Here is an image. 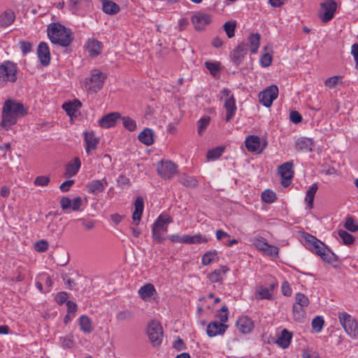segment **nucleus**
Instances as JSON below:
<instances>
[{
    "label": "nucleus",
    "mask_w": 358,
    "mask_h": 358,
    "mask_svg": "<svg viewBox=\"0 0 358 358\" xmlns=\"http://www.w3.org/2000/svg\"><path fill=\"white\" fill-rule=\"evenodd\" d=\"M27 114L24 105L18 101L8 99L5 101L2 108V120L0 126L8 130L14 125L18 118Z\"/></svg>",
    "instance_id": "obj_1"
},
{
    "label": "nucleus",
    "mask_w": 358,
    "mask_h": 358,
    "mask_svg": "<svg viewBox=\"0 0 358 358\" xmlns=\"http://www.w3.org/2000/svg\"><path fill=\"white\" fill-rule=\"evenodd\" d=\"M47 31L48 38L52 43L63 47L69 46L73 39L71 31L59 23L50 24Z\"/></svg>",
    "instance_id": "obj_2"
},
{
    "label": "nucleus",
    "mask_w": 358,
    "mask_h": 358,
    "mask_svg": "<svg viewBox=\"0 0 358 358\" xmlns=\"http://www.w3.org/2000/svg\"><path fill=\"white\" fill-rule=\"evenodd\" d=\"M221 98L224 99V107L226 110L225 120L229 122L235 115L237 107L236 99L231 91L228 88H224L220 91Z\"/></svg>",
    "instance_id": "obj_3"
},
{
    "label": "nucleus",
    "mask_w": 358,
    "mask_h": 358,
    "mask_svg": "<svg viewBox=\"0 0 358 358\" xmlns=\"http://www.w3.org/2000/svg\"><path fill=\"white\" fill-rule=\"evenodd\" d=\"M338 317L346 334L355 338L358 335V322L355 317L346 312L338 313Z\"/></svg>",
    "instance_id": "obj_4"
},
{
    "label": "nucleus",
    "mask_w": 358,
    "mask_h": 358,
    "mask_svg": "<svg viewBox=\"0 0 358 358\" xmlns=\"http://www.w3.org/2000/svg\"><path fill=\"white\" fill-rule=\"evenodd\" d=\"M157 174L164 180H171L178 173V165L169 159H163L157 163Z\"/></svg>",
    "instance_id": "obj_5"
},
{
    "label": "nucleus",
    "mask_w": 358,
    "mask_h": 358,
    "mask_svg": "<svg viewBox=\"0 0 358 358\" xmlns=\"http://www.w3.org/2000/svg\"><path fill=\"white\" fill-rule=\"evenodd\" d=\"M106 75L99 69H94L91 71V76L85 79L84 86L87 91L96 92L103 86Z\"/></svg>",
    "instance_id": "obj_6"
},
{
    "label": "nucleus",
    "mask_w": 358,
    "mask_h": 358,
    "mask_svg": "<svg viewBox=\"0 0 358 358\" xmlns=\"http://www.w3.org/2000/svg\"><path fill=\"white\" fill-rule=\"evenodd\" d=\"M17 66L10 62L0 65V86H4L8 82L13 83L17 79Z\"/></svg>",
    "instance_id": "obj_7"
},
{
    "label": "nucleus",
    "mask_w": 358,
    "mask_h": 358,
    "mask_svg": "<svg viewBox=\"0 0 358 358\" xmlns=\"http://www.w3.org/2000/svg\"><path fill=\"white\" fill-rule=\"evenodd\" d=\"M148 336L153 347L159 346L162 342L164 334L163 329L159 322L151 321L147 329Z\"/></svg>",
    "instance_id": "obj_8"
},
{
    "label": "nucleus",
    "mask_w": 358,
    "mask_h": 358,
    "mask_svg": "<svg viewBox=\"0 0 358 358\" xmlns=\"http://www.w3.org/2000/svg\"><path fill=\"white\" fill-rule=\"evenodd\" d=\"M319 17L323 23L331 20L337 9V3L334 0H325L320 3Z\"/></svg>",
    "instance_id": "obj_9"
},
{
    "label": "nucleus",
    "mask_w": 358,
    "mask_h": 358,
    "mask_svg": "<svg viewBox=\"0 0 358 358\" xmlns=\"http://www.w3.org/2000/svg\"><path fill=\"white\" fill-rule=\"evenodd\" d=\"M278 173L281 177V185L284 187H288L291 184V180L294 176V163L289 161L283 163L278 166Z\"/></svg>",
    "instance_id": "obj_10"
},
{
    "label": "nucleus",
    "mask_w": 358,
    "mask_h": 358,
    "mask_svg": "<svg viewBox=\"0 0 358 358\" xmlns=\"http://www.w3.org/2000/svg\"><path fill=\"white\" fill-rule=\"evenodd\" d=\"M278 88L276 85H273L264 91L260 92L259 95L260 103L266 108L271 106L274 100L278 98Z\"/></svg>",
    "instance_id": "obj_11"
},
{
    "label": "nucleus",
    "mask_w": 358,
    "mask_h": 358,
    "mask_svg": "<svg viewBox=\"0 0 358 358\" xmlns=\"http://www.w3.org/2000/svg\"><path fill=\"white\" fill-rule=\"evenodd\" d=\"M211 22V17L209 14L203 13H197L192 17V22L195 29L203 30L205 27Z\"/></svg>",
    "instance_id": "obj_12"
},
{
    "label": "nucleus",
    "mask_w": 358,
    "mask_h": 358,
    "mask_svg": "<svg viewBox=\"0 0 358 358\" xmlns=\"http://www.w3.org/2000/svg\"><path fill=\"white\" fill-rule=\"evenodd\" d=\"M227 329V324L219 322L217 321H213L210 322L208 324L206 333L209 337H214L217 335H223Z\"/></svg>",
    "instance_id": "obj_13"
},
{
    "label": "nucleus",
    "mask_w": 358,
    "mask_h": 358,
    "mask_svg": "<svg viewBox=\"0 0 358 358\" xmlns=\"http://www.w3.org/2000/svg\"><path fill=\"white\" fill-rule=\"evenodd\" d=\"M248 50V43L239 44L232 52V61L236 65H239L243 60Z\"/></svg>",
    "instance_id": "obj_14"
},
{
    "label": "nucleus",
    "mask_w": 358,
    "mask_h": 358,
    "mask_svg": "<svg viewBox=\"0 0 358 358\" xmlns=\"http://www.w3.org/2000/svg\"><path fill=\"white\" fill-rule=\"evenodd\" d=\"M120 119L121 116L119 113H111L104 115L99 120V126L102 128H110L114 127L117 120H120Z\"/></svg>",
    "instance_id": "obj_15"
},
{
    "label": "nucleus",
    "mask_w": 358,
    "mask_h": 358,
    "mask_svg": "<svg viewBox=\"0 0 358 358\" xmlns=\"http://www.w3.org/2000/svg\"><path fill=\"white\" fill-rule=\"evenodd\" d=\"M38 57L43 66H48L50 62V53L48 45L45 42H41L37 48Z\"/></svg>",
    "instance_id": "obj_16"
},
{
    "label": "nucleus",
    "mask_w": 358,
    "mask_h": 358,
    "mask_svg": "<svg viewBox=\"0 0 358 358\" xmlns=\"http://www.w3.org/2000/svg\"><path fill=\"white\" fill-rule=\"evenodd\" d=\"M246 148L251 152L259 153L264 146L261 145L260 138L257 136H249L245 141Z\"/></svg>",
    "instance_id": "obj_17"
},
{
    "label": "nucleus",
    "mask_w": 358,
    "mask_h": 358,
    "mask_svg": "<svg viewBox=\"0 0 358 358\" xmlns=\"http://www.w3.org/2000/svg\"><path fill=\"white\" fill-rule=\"evenodd\" d=\"M85 48L92 57H96L101 52V43L95 38H90L87 40Z\"/></svg>",
    "instance_id": "obj_18"
},
{
    "label": "nucleus",
    "mask_w": 358,
    "mask_h": 358,
    "mask_svg": "<svg viewBox=\"0 0 358 358\" xmlns=\"http://www.w3.org/2000/svg\"><path fill=\"white\" fill-rule=\"evenodd\" d=\"M236 327L241 333L248 334L254 328V323L248 317L243 316L239 317L237 320Z\"/></svg>",
    "instance_id": "obj_19"
},
{
    "label": "nucleus",
    "mask_w": 358,
    "mask_h": 358,
    "mask_svg": "<svg viewBox=\"0 0 358 358\" xmlns=\"http://www.w3.org/2000/svg\"><path fill=\"white\" fill-rule=\"evenodd\" d=\"M138 293L141 299L147 301L150 300L156 294L157 292L152 284L147 283L138 289Z\"/></svg>",
    "instance_id": "obj_20"
},
{
    "label": "nucleus",
    "mask_w": 358,
    "mask_h": 358,
    "mask_svg": "<svg viewBox=\"0 0 358 358\" xmlns=\"http://www.w3.org/2000/svg\"><path fill=\"white\" fill-rule=\"evenodd\" d=\"M138 138L142 143L150 145L154 143L155 133L150 128H145L138 136Z\"/></svg>",
    "instance_id": "obj_21"
},
{
    "label": "nucleus",
    "mask_w": 358,
    "mask_h": 358,
    "mask_svg": "<svg viewBox=\"0 0 358 358\" xmlns=\"http://www.w3.org/2000/svg\"><path fill=\"white\" fill-rule=\"evenodd\" d=\"M314 143L311 138L306 137L299 138L295 143V148L303 152H310L313 150Z\"/></svg>",
    "instance_id": "obj_22"
},
{
    "label": "nucleus",
    "mask_w": 358,
    "mask_h": 358,
    "mask_svg": "<svg viewBox=\"0 0 358 358\" xmlns=\"http://www.w3.org/2000/svg\"><path fill=\"white\" fill-rule=\"evenodd\" d=\"M172 222V219L169 215L158 216L157 220L153 223L152 227L162 230L163 233L167 232L168 224Z\"/></svg>",
    "instance_id": "obj_23"
},
{
    "label": "nucleus",
    "mask_w": 358,
    "mask_h": 358,
    "mask_svg": "<svg viewBox=\"0 0 358 358\" xmlns=\"http://www.w3.org/2000/svg\"><path fill=\"white\" fill-rule=\"evenodd\" d=\"M81 166V162L79 158H74L66 165L65 176L70 178L74 176L78 172Z\"/></svg>",
    "instance_id": "obj_24"
},
{
    "label": "nucleus",
    "mask_w": 358,
    "mask_h": 358,
    "mask_svg": "<svg viewBox=\"0 0 358 358\" xmlns=\"http://www.w3.org/2000/svg\"><path fill=\"white\" fill-rule=\"evenodd\" d=\"M15 15L10 9H7L0 13V27H6L10 26L14 22Z\"/></svg>",
    "instance_id": "obj_25"
},
{
    "label": "nucleus",
    "mask_w": 358,
    "mask_h": 358,
    "mask_svg": "<svg viewBox=\"0 0 358 358\" xmlns=\"http://www.w3.org/2000/svg\"><path fill=\"white\" fill-rule=\"evenodd\" d=\"M303 237L304 238L305 241H310H310H315V243L317 244V246L313 248L312 252H315L318 256H320L322 255L321 253L327 248V246L324 243L310 234L304 233Z\"/></svg>",
    "instance_id": "obj_26"
},
{
    "label": "nucleus",
    "mask_w": 358,
    "mask_h": 358,
    "mask_svg": "<svg viewBox=\"0 0 358 358\" xmlns=\"http://www.w3.org/2000/svg\"><path fill=\"white\" fill-rule=\"evenodd\" d=\"M229 270L227 266H222L220 269L214 270L209 273L208 278L212 282H221L222 281V275H225Z\"/></svg>",
    "instance_id": "obj_27"
},
{
    "label": "nucleus",
    "mask_w": 358,
    "mask_h": 358,
    "mask_svg": "<svg viewBox=\"0 0 358 358\" xmlns=\"http://www.w3.org/2000/svg\"><path fill=\"white\" fill-rule=\"evenodd\" d=\"M292 334L286 329H284L277 339V344L282 348H287L290 344Z\"/></svg>",
    "instance_id": "obj_28"
},
{
    "label": "nucleus",
    "mask_w": 358,
    "mask_h": 358,
    "mask_svg": "<svg viewBox=\"0 0 358 358\" xmlns=\"http://www.w3.org/2000/svg\"><path fill=\"white\" fill-rule=\"evenodd\" d=\"M334 165H330L326 163L320 165V169L319 172L321 174L327 176H337L338 175V170L336 166L339 167V164H336L335 162H331Z\"/></svg>",
    "instance_id": "obj_29"
},
{
    "label": "nucleus",
    "mask_w": 358,
    "mask_h": 358,
    "mask_svg": "<svg viewBox=\"0 0 358 358\" xmlns=\"http://www.w3.org/2000/svg\"><path fill=\"white\" fill-rule=\"evenodd\" d=\"M178 182L186 187H196L198 185V181L192 176L185 173L180 174L178 178Z\"/></svg>",
    "instance_id": "obj_30"
},
{
    "label": "nucleus",
    "mask_w": 358,
    "mask_h": 358,
    "mask_svg": "<svg viewBox=\"0 0 358 358\" xmlns=\"http://www.w3.org/2000/svg\"><path fill=\"white\" fill-rule=\"evenodd\" d=\"M317 189L318 187L317 183H313L311 185V186L309 187L308 189L306 191L305 201L306 202L307 206L309 209L313 208L314 198Z\"/></svg>",
    "instance_id": "obj_31"
},
{
    "label": "nucleus",
    "mask_w": 358,
    "mask_h": 358,
    "mask_svg": "<svg viewBox=\"0 0 358 358\" xmlns=\"http://www.w3.org/2000/svg\"><path fill=\"white\" fill-rule=\"evenodd\" d=\"M102 1V8L103 12L107 14L114 15L119 12L120 7L115 3L108 0H101Z\"/></svg>",
    "instance_id": "obj_32"
},
{
    "label": "nucleus",
    "mask_w": 358,
    "mask_h": 358,
    "mask_svg": "<svg viewBox=\"0 0 358 358\" xmlns=\"http://www.w3.org/2000/svg\"><path fill=\"white\" fill-rule=\"evenodd\" d=\"M207 242L208 238L206 236H203L199 234L193 236L185 235V240H183V243L187 244H198Z\"/></svg>",
    "instance_id": "obj_33"
},
{
    "label": "nucleus",
    "mask_w": 358,
    "mask_h": 358,
    "mask_svg": "<svg viewBox=\"0 0 358 358\" xmlns=\"http://www.w3.org/2000/svg\"><path fill=\"white\" fill-rule=\"evenodd\" d=\"M79 325L80 329L85 333L90 334L93 330L92 322L87 315H81L79 317Z\"/></svg>",
    "instance_id": "obj_34"
},
{
    "label": "nucleus",
    "mask_w": 358,
    "mask_h": 358,
    "mask_svg": "<svg viewBox=\"0 0 358 358\" xmlns=\"http://www.w3.org/2000/svg\"><path fill=\"white\" fill-rule=\"evenodd\" d=\"M274 285H271V289H268L266 287H264L262 286L259 287L257 289L256 296L259 299H271L272 294L271 292L273 291Z\"/></svg>",
    "instance_id": "obj_35"
},
{
    "label": "nucleus",
    "mask_w": 358,
    "mask_h": 358,
    "mask_svg": "<svg viewBox=\"0 0 358 358\" xmlns=\"http://www.w3.org/2000/svg\"><path fill=\"white\" fill-rule=\"evenodd\" d=\"M87 187L88 192L94 194L102 192L104 190L103 182L99 180L91 181L87 184Z\"/></svg>",
    "instance_id": "obj_36"
},
{
    "label": "nucleus",
    "mask_w": 358,
    "mask_h": 358,
    "mask_svg": "<svg viewBox=\"0 0 358 358\" xmlns=\"http://www.w3.org/2000/svg\"><path fill=\"white\" fill-rule=\"evenodd\" d=\"M260 35L258 33L251 34L248 38V43L250 48V52L255 54L259 47Z\"/></svg>",
    "instance_id": "obj_37"
},
{
    "label": "nucleus",
    "mask_w": 358,
    "mask_h": 358,
    "mask_svg": "<svg viewBox=\"0 0 358 358\" xmlns=\"http://www.w3.org/2000/svg\"><path fill=\"white\" fill-rule=\"evenodd\" d=\"M218 255L216 250L208 251L206 252L201 258V263L204 266L209 265L210 263L218 261Z\"/></svg>",
    "instance_id": "obj_38"
},
{
    "label": "nucleus",
    "mask_w": 358,
    "mask_h": 358,
    "mask_svg": "<svg viewBox=\"0 0 358 358\" xmlns=\"http://www.w3.org/2000/svg\"><path fill=\"white\" fill-rule=\"evenodd\" d=\"M144 209V200L142 196L136 198V225L138 224Z\"/></svg>",
    "instance_id": "obj_39"
},
{
    "label": "nucleus",
    "mask_w": 358,
    "mask_h": 358,
    "mask_svg": "<svg viewBox=\"0 0 358 358\" xmlns=\"http://www.w3.org/2000/svg\"><path fill=\"white\" fill-rule=\"evenodd\" d=\"M320 256L327 263L331 264L338 261V257L327 247Z\"/></svg>",
    "instance_id": "obj_40"
},
{
    "label": "nucleus",
    "mask_w": 358,
    "mask_h": 358,
    "mask_svg": "<svg viewBox=\"0 0 358 358\" xmlns=\"http://www.w3.org/2000/svg\"><path fill=\"white\" fill-rule=\"evenodd\" d=\"M85 139L86 143V151L90 155V150H94L97 144V140L94 137L92 134L86 133L85 135Z\"/></svg>",
    "instance_id": "obj_41"
},
{
    "label": "nucleus",
    "mask_w": 358,
    "mask_h": 358,
    "mask_svg": "<svg viewBox=\"0 0 358 358\" xmlns=\"http://www.w3.org/2000/svg\"><path fill=\"white\" fill-rule=\"evenodd\" d=\"M61 346L64 349H71L73 348L75 342L72 334H69L59 338Z\"/></svg>",
    "instance_id": "obj_42"
},
{
    "label": "nucleus",
    "mask_w": 358,
    "mask_h": 358,
    "mask_svg": "<svg viewBox=\"0 0 358 358\" xmlns=\"http://www.w3.org/2000/svg\"><path fill=\"white\" fill-rule=\"evenodd\" d=\"M205 66L213 76H216L220 71V63L219 62H206Z\"/></svg>",
    "instance_id": "obj_43"
},
{
    "label": "nucleus",
    "mask_w": 358,
    "mask_h": 358,
    "mask_svg": "<svg viewBox=\"0 0 358 358\" xmlns=\"http://www.w3.org/2000/svg\"><path fill=\"white\" fill-rule=\"evenodd\" d=\"M252 244L255 246V248L264 252L265 248L268 247V243L266 241V239L262 236H255L252 239Z\"/></svg>",
    "instance_id": "obj_44"
},
{
    "label": "nucleus",
    "mask_w": 358,
    "mask_h": 358,
    "mask_svg": "<svg viewBox=\"0 0 358 358\" xmlns=\"http://www.w3.org/2000/svg\"><path fill=\"white\" fill-rule=\"evenodd\" d=\"M338 234L345 245H351L355 241V237L345 230L340 229Z\"/></svg>",
    "instance_id": "obj_45"
},
{
    "label": "nucleus",
    "mask_w": 358,
    "mask_h": 358,
    "mask_svg": "<svg viewBox=\"0 0 358 358\" xmlns=\"http://www.w3.org/2000/svg\"><path fill=\"white\" fill-rule=\"evenodd\" d=\"M324 319L322 316H316L311 322L312 328L316 333H320L324 326Z\"/></svg>",
    "instance_id": "obj_46"
},
{
    "label": "nucleus",
    "mask_w": 358,
    "mask_h": 358,
    "mask_svg": "<svg viewBox=\"0 0 358 358\" xmlns=\"http://www.w3.org/2000/svg\"><path fill=\"white\" fill-rule=\"evenodd\" d=\"M210 121V117L208 115L203 116L198 121V134L201 136L203 131L207 128Z\"/></svg>",
    "instance_id": "obj_47"
},
{
    "label": "nucleus",
    "mask_w": 358,
    "mask_h": 358,
    "mask_svg": "<svg viewBox=\"0 0 358 358\" xmlns=\"http://www.w3.org/2000/svg\"><path fill=\"white\" fill-rule=\"evenodd\" d=\"M344 227L347 230L351 232H357L358 231V224L355 222V219L351 216L346 217Z\"/></svg>",
    "instance_id": "obj_48"
},
{
    "label": "nucleus",
    "mask_w": 358,
    "mask_h": 358,
    "mask_svg": "<svg viewBox=\"0 0 358 358\" xmlns=\"http://www.w3.org/2000/svg\"><path fill=\"white\" fill-rule=\"evenodd\" d=\"M276 194L272 190L266 189L262 194V199L265 203H273L276 200Z\"/></svg>",
    "instance_id": "obj_49"
},
{
    "label": "nucleus",
    "mask_w": 358,
    "mask_h": 358,
    "mask_svg": "<svg viewBox=\"0 0 358 358\" xmlns=\"http://www.w3.org/2000/svg\"><path fill=\"white\" fill-rule=\"evenodd\" d=\"M216 317L220 320L219 322L225 324L228 320V308L226 305L222 306L221 309L216 313Z\"/></svg>",
    "instance_id": "obj_50"
},
{
    "label": "nucleus",
    "mask_w": 358,
    "mask_h": 358,
    "mask_svg": "<svg viewBox=\"0 0 358 358\" xmlns=\"http://www.w3.org/2000/svg\"><path fill=\"white\" fill-rule=\"evenodd\" d=\"M303 308L304 306H301L300 305H293V314L296 320L300 321L303 318L305 315V310H303Z\"/></svg>",
    "instance_id": "obj_51"
},
{
    "label": "nucleus",
    "mask_w": 358,
    "mask_h": 358,
    "mask_svg": "<svg viewBox=\"0 0 358 358\" xmlns=\"http://www.w3.org/2000/svg\"><path fill=\"white\" fill-rule=\"evenodd\" d=\"M296 302L294 304L300 305L301 306L307 307L309 304V300L308 297L300 292L295 294Z\"/></svg>",
    "instance_id": "obj_52"
},
{
    "label": "nucleus",
    "mask_w": 358,
    "mask_h": 358,
    "mask_svg": "<svg viewBox=\"0 0 358 358\" xmlns=\"http://www.w3.org/2000/svg\"><path fill=\"white\" fill-rule=\"evenodd\" d=\"M50 182V179L48 176H37L34 181V184L36 186H40V187H45L49 185Z\"/></svg>",
    "instance_id": "obj_53"
},
{
    "label": "nucleus",
    "mask_w": 358,
    "mask_h": 358,
    "mask_svg": "<svg viewBox=\"0 0 358 358\" xmlns=\"http://www.w3.org/2000/svg\"><path fill=\"white\" fill-rule=\"evenodd\" d=\"M236 23L234 22H227L224 24V29L228 36L231 38L234 36Z\"/></svg>",
    "instance_id": "obj_54"
},
{
    "label": "nucleus",
    "mask_w": 358,
    "mask_h": 358,
    "mask_svg": "<svg viewBox=\"0 0 358 358\" xmlns=\"http://www.w3.org/2000/svg\"><path fill=\"white\" fill-rule=\"evenodd\" d=\"M225 150V146L220 145L209 150L206 157H221Z\"/></svg>",
    "instance_id": "obj_55"
},
{
    "label": "nucleus",
    "mask_w": 358,
    "mask_h": 358,
    "mask_svg": "<svg viewBox=\"0 0 358 358\" xmlns=\"http://www.w3.org/2000/svg\"><path fill=\"white\" fill-rule=\"evenodd\" d=\"M152 234L155 240H156L158 243H162L164 240L163 236V231L162 230L157 229L156 228L152 227Z\"/></svg>",
    "instance_id": "obj_56"
},
{
    "label": "nucleus",
    "mask_w": 358,
    "mask_h": 358,
    "mask_svg": "<svg viewBox=\"0 0 358 358\" xmlns=\"http://www.w3.org/2000/svg\"><path fill=\"white\" fill-rule=\"evenodd\" d=\"M272 56L268 53L264 54L260 58V63L262 66L268 67L271 64Z\"/></svg>",
    "instance_id": "obj_57"
},
{
    "label": "nucleus",
    "mask_w": 358,
    "mask_h": 358,
    "mask_svg": "<svg viewBox=\"0 0 358 358\" xmlns=\"http://www.w3.org/2000/svg\"><path fill=\"white\" fill-rule=\"evenodd\" d=\"M120 120H122L123 126L126 129H127L129 131L134 130V122L131 118H129L128 117H121Z\"/></svg>",
    "instance_id": "obj_58"
},
{
    "label": "nucleus",
    "mask_w": 358,
    "mask_h": 358,
    "mask_svg": "<svg viewBox=\"0 0 358 358\" xmlns=\"http://www.w3.org/2000/svg\"><path fill=\"white\" fill-rule=\"evenodd\" d=\"M278 250L279 249L277 246L268 244V247L265 248L264 253L268 256H277Z\"/></svg>",
    "instance_id": "obj_59"
},
{
    "label": "nucleus",
    "mask_w": 358,
    "mask_h": 358,
    "mask_svg": "<svg viewBox=\"0 0 358 358\" xmlns=\"http://www.w3.org/2000/svg\"><path fill=\"white\" fill-rule=\"evenodd\" d=\"M68 294L66 292H58L55 296V301L59 305H62L67 301Z\"/></svg>",
    "instance_id": "obj_60"
},
{
    "label": "nucleus",
    "mask_w": 358,
    "mask_h": 358,
    "mask_svg": "<svg viewBox=\"0 0 358 358\" xmlns=\"http://www.w3.org/2000/svg\"><path fill=\"white\" fill-rule=\"evenodd\" d=\"M78 221L80 222L82 226H83L85 229L90 230L94 227L95 222L92 220H87L85 218L79 219Z\"/></svg>",
    "instance_id": "obj_61"
},
{
    "label": "nucleus",
    "mask_w": 358,
    "mask_h": 358,
    "mask_svg": "<svg viewBox=\"0 0 358 358\" xmlns=\"http://www.w3.org/2000/svg\"><path fill=\"white\" fill-rule=\"evenodd\" d=\"M340 78L341 77L339 76H333L329 78L324 81V84L327 87L329 88H333L338 84Z\"/></svg>",
    "instance_id": "obj_62"
},
{
    "label": "nucleus",
    "mask_w": 358,
    "mask_h": 358,
    "mask_svg": "<svg viewBox=\"0 0 358 358\" xmlns=\"http://www.w3.org/2000/svg\"><path fill=\"white\" fill-rule=\"evenodd\" d=\"M83 203L82 198L77 196L71 201V208L74 211H78L80 209Z\"/></svg>",
    "instance_id": "obj_63"
},
{
    "label": "nucleus",
    "mask_w": 358,
    "mask_h": 358,
    "mask_svg": "<svg viewBox=\"0 0 358 358\" xmlns=\"http://www.w3.org/2000/svg\"><path fill=\"white\" fill-rule=\"evenodd\" d=\"M60 206L63 210L71 208V200L67 196H62L60 200Z\"/></svg>",
    "instance_id": "obj_64"
}]
</instances>
